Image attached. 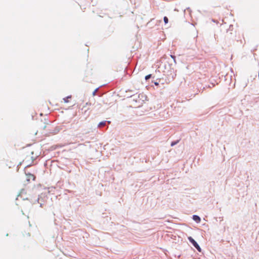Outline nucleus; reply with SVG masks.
Returning a JSON list of instances; mask_svg holds the SVG:
<instances>
[{"label":"nucleus","instance_id":"423d86ee","mask_svg":"<svg viewBox=\"0 0 259 259\" xmlns=\"http://www.w3.org/2000/svg\"><path fill=\"white\" fill-rule=\"evenodd\" d=\"M71 98V96H68L63 98V100H64V102L68 103V99H70Z\"/></svg>","mask_w":259,"mask_h":259},{"label":"nucleus","instance_id":"39448f33","mask_svg":"<svg viewBox=\"0 0 259 259\" xmlns=\"http://www.w3.org/2000/svg\"><path fill=\"white\" fill-rule=\"evenodd\" d=\"M106 122H107L106 121H103L100 122L98 124V127H103L104 125H105Z\"/></svg>","mask_w":259,"mask_h":259},{"label":"nucleus","instance_id":"dca6fc26","mask_svg":"<svg viewBox=\"0 0 259 259\" xmlns=\"http://www.w3.org/2000/svg\"><path fill=\"white\" fill-rule=\"evenodd\" d=\"M38 201H39V198H38L37 199V200H36V201H37V202H38Z\"/></svg>","mask_w":259,"mask_h":259},{"label":"nucleus","instance_id":"4468645a","mask_svg":"<svg viewBox=\"0 0 259 259\" xmlns=\"http://www.w3.org/2000/svg\"><path fill=\"white\" fill-rule=\"evenodd\" d=\"M154 83L155 85H158L159 84V83L157 81H155Z\"/></svg>","mask_w":259,"mask_h":259},{"label":"nucleus","instance_id":"0eeeda50","mask_svg":"<svg viewBox=\"0 0 259 259\" xmlns=\"http://www.w3.org/2000/svg\"><path fill=\"white\" fill-rule=\"evenodd\" d=\"M179 140H177V141H172L171 143V146H174L175 145H176V144H177L178 143H179Z\"/></svg>","mask_w":259,"mask_h":259},{"label":"nucleus","instance_id":"6e6552de","mask_svg":"<svg viewBox=\"0 0 259 259\" xmlns=\"http://www.w3.org/2000/svg\"><path fill=\"white\" fill-rule=\"evenodd\" d=\"M163 20H164V23L165 24L168 23V18L167 17L164 16V18H163Z\"/></svg>","mask_w":259,"mask_h":259},{"label":"nucleus","instance_id":"f8f14e48","mask_svg":"<svg viewBox=\"0 0 259 259\" xmlns=\"http://www.w3.org/2000/svg\"><path fill=\"white\" fill-rule=\"evenodd\" d=\"M214 86H215V84H214V83H211V85H208V87H209V88H212V87H214Z\"/></svg>","mask_w":259,"mask_h":259},{"label":"nucleus","instance_id":"2eb2a0df","mask_svg":"<svg viewBox=\"0 0 259 259\" xmlns=\"http://www.w3.org/2000/svg\"><path fill=\"white\" fill-rule=\"evenodd\" d=\"M186 10L189 11H190V8H187V9L185 10V12Z\"/></svg>","mask_w":259,"mask_h":259},{"label":"nucleus","instance_id":"f257e3e1","mask_svg":"<svg viewBox=\"0 0 259 259\" xmlns=\"http://www.w3.org/2000/svg\"><path fill=\"white\" fill-rule=\"evenodd\" d=\"M130 98V101L133 106L139 107L142 105L144 102L146 100L147 97L143 93L136 94L131 95Z\"/></svg>","mask_w":259,"mask_h":259},{"label":"nucleus","instance_id":"7ed1b4c3","mask_svg":"<svg viewBox=\"0 0 259 259\" xmlns=\"http://www.w3.org/2000/svg\"><path fill=\"white\" fill-rule=\"evenodd\" d=\"M192 219L195 222H196L197 223H200V222L201 221V219L199 217V216L196 214L193 215Z\"/></svg>","mask_w":259,"mask_h":259},{"label":"nucleus","instance_id":"f03ea898","mask_svg":"<svg viewBox=\"0 0 259 259\" xmlns=\"http://www.w3.org/2000/svg\"><path fill=\"white\" fill-rule=\"evenodd\" d=\"M188 239L189 241V242L193 245L194 247L196 248V249L199 251H201V249L199 245V244L197 243V242L191 236H189L188 237Z\"/></svg>","mask_w":259,"mask_h":259},{"label":"nucleus","instance_id":"ddd939ff","mask_svg":"<svg viewBox=\"0 0 259 259\" xmlns=\"http://www.w3.org/2000/svg\"><path fill=\"white\" fill-rule=\"evenodd\" d=\"M214 86H215V84H214V83H211V85H208V87H209V88H212V87H214Z\"/></svg>","mask_w":259,"mask_h":259},{"label":"nucleus","instance_id":"1a4fd4ad","mask_svg":"<svg viewBox=\"0 0 259 259\" xmlns=\"http://www.w3.org/2000/svg\"><path fill=\"white\" fill-rule=\"evenodd\" d=\"M170 57H171V58L173 59L174 63H175V64H176V63H177V62H176V57H175V56L172 55H170Z\"/></svg>","mask_w":259,"mask_h":259},{"label":"nucleus","instance_id":"9b49d317","mask_svg":"<svg viewBox=\"0 0 259 259\" xmlns=\"http://www.w3.org/2000/svg\"><path fill=\"white\" fill-rule=\"evenodd\" d=\"M99 88H97L93 93V96H95L96 94V92L97 91V90H98Z\"/></svg>","mask_w":259,"mask_h":259},{"label":"nucleus","instance_id":"20e7f679","mask_svg":"<svg viewBox=\"0 0 259 259\" xmlns=\"http://www.w3.org/2000/svg\"><path fill=\"white\" fill-rule=\"evenodd\" d=\"M30 179H32V180H35V176L32 175V174H29L28 175H27V181H29L30 180Z\"/></svg>","mask_w":259,"mask_h":259},{"label":"nucleus","instance_id":"f3484780","mask_svg":"<svg viewBox=\"0 0 259 259\" xmlns=\"http://www.w3.org/2000/svg\"><path fill=\"white\" fill-rule=\"evenodd\" d=\"M40 207H41V206H42V204H40Z\"/></svg>","mask_w":259,"mask_h":259},{"label":"nucleus","instance_id":"9d476101","mask_svg":"<svg viewBox=\"0 0 259 259\" xmlns=\"http://www.w3.org/2000/svg\"><path fill=\"white\" fill-rule=\"evenodd\" d=\"M152 75L151 74H148L145 76V79L146 80H148L151 77Z\"/></svg>","mask_w":259,"mask_h":259}]
</instances>
